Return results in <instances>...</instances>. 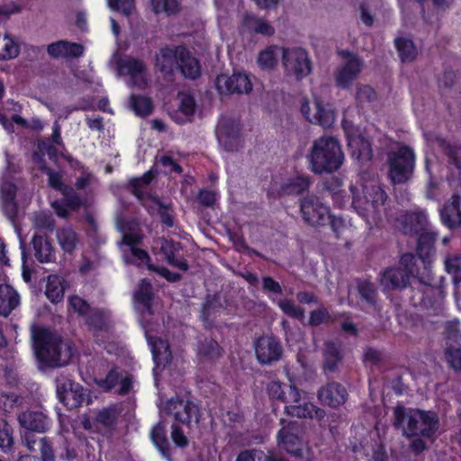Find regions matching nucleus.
I'll return each instance as SVG.
<instances>
[{
  "label": "nucleus",
  "mask_w": 461,
  "mask_h": 461,
  "mask_svg": "<svg viewBox=\"0 0 461 461\" xmlns=\"http://www.w3.org/2000/svg\"><path fill=\"white\" fill-rule=\"evenodd\" d=\"M409 223L404 226L405 232H415L419 234L423 232L419 238L418 252L419 258L412 255H405L402 258V265L405 267L404 270L402 269H389L385 271L381 278V283L386 288H401L408 285V274H418L410 264L418 266L422 264L426 268V260L424 256H429L431 250V243L433 238L429 233H424L425 226L427 223L424 214H411L408 216Z\"/></svg>",
  "instance_id": "nucleus-1"
},
{
  "label": "nucleus",
  "mask_w": 461,
  "mask_h": 461,
  "mask_svg": "<svg viewBox=\"0 0 461 461\" xmlns=\"http://www.w3.org/2000/svg\"><path fill=\"white\" fill-rule=\"evenodd\" d=\"M34 353L37 358L49 366L67 364L71 356V348L60 339L44 328L32 330Z\"/></svg>",
  "instance_id": "nucleus-2"
},
{
  "label": "nucleus",
  "mask_w": 461,
  "mask_h": 461,
  "mask_svg": "<svg viewBox=\"0 0 461 461\" xmlns=\"http://www.w3.org/2000/svg\"><path fill=\"white\" fill-rule=\"evenodd\" d=\"M344 155L338 139L321 136L314 140L308 153V163L315 173L333 172L343 163Z\"/></svg>",
  "instance_id": "nucleus-3"
},
{
  "label": "nucleus",
  "mask_w": 461,
  "mask_h": 461,
  "mask_svg": "<svg viewBox=\"0 0 461 461\" xmlns=\"http://www.w3.org/2000/svg\"><path fill=\"white\" fill-rule=\"evenodd\" d=\"M394 424L407 436L421 434L429 437L438 429V419L434 412L412 410L406 412L402 407L394 410Z\"/></svg>",
  "instance_id": "nucleus-4"
},
{
  "label": "nucleus",
  "mask_w": 461,
  "mask_h": 461,
  "mask_svg": "<svg viewBox=\"0 0 461 461\" xmlns=\"http://www.w3.org/2000/svg\"><path fill=\"white\" fill-rule=\"evenodd\" d=\"M353 195V206L359 213L366 212L368 214H375L378 207L384 204L385 201L384 191L377 185L375 181L364 183L357 180L351 186Z\"/></svg>",
  "instance_id": "nucleus-5"
},
{
  "label": "nucleus",
  "mask_w": 461,
  "mask_h": 461,
  "mask_svg": "<svg viewBox=\"0 0 461 461\" xmlns=\"http://www.w3.org/2000/svg\"><path fill=\"white\" fill-rule=\"evenodd\" d=\"M268 392L272 397L283 399L286 403V411L293 416H312V413L314 411L313 405L308 403L303 398H302L301 394L296 390L294 384L290 385V392L288 394L284 393L279 382H272L269 384Z\"/></svg>",
  "instance_id": "nucleus-6"
},
{
  "label": "nucleus",
  "mask_w": 461,
  "mask_h": 461,
  "mask_svg": "<svg viewBox=\"0 0 461 461\" xmlns=\"http://www.w3.org/2000/svg\"><path fill=\"white\" fill-rule=\"evenodd\" d=\"M282 64L286 75L295 79L308 77L312 70L309 53L301 47L284 48Z\"/></svg>",
  "instance_id": "nucleus-7"
},
{
  "label": "nucleus",
  "mask_w": 461,
  "mask_h": 461,
  "mask_svg": "<svg viewBox=\"0 0 461 461\" xmlns=\"http://www.w3.org/2000/svg\"><path fill=\"white\" fill-rule=\"evenodd\" d=\"M414 166V154L407 147H402L389 158V177L393 183H404L411 177Z\"/></svg>",
  "instance_id": "nucleus-8"
},
{
  "label": "nucleus",
  "mask_w": 461,
  "mask_h": 461,
  "mask_svg": "<svg viewBox=\"0 0 461 461\" xmlns=\"http://www.w3.org/2000/svg\"><path fill=\"white\" fill-rule=\"evenodd\" d=\"M301 211L304 221L312 225L330 223L333 230H338L344 223L340 218L330 215L329 209L312 198L303 201Z\"/></svg>",
  "instance_id": "nucleus-9"
},
{
  "label": "nucleus",
  "mask_w": 461,
  "mask_h": 461,
  "mask_svg": "<svg viewBox=\"0 0 461 461\" xmlns=\"http://www.w3.org/2000/svg\"><path fill=\"white\" fill-rule=\"evenodd\" d=\"M112 62L116 64L119 75L126 77L128 85L140 88L146 86V72L141 61L131 58L118 59L114 56Z\"/></svg>",
  "instance_id": "nucleus-10"
},
{
  "label": "nucleus",
  "mask_w": 461,
  "mask_h": 461,
  "mask_svg": "<svg viewBox=\"0 0 461 461\" xmlns=\"http://www.w3.org/2000/svg\"><path fill=\"white\" fill-rule=\"evenodd\" d=\"M59 401L69 409H76L90 402L89 394L78 383L67 380L58 384Z\"/></svg>",
  "instance_id": "nucleus-11"
},
{
  "label": "nucleus",
  "mask_w": 461,
  "mask_h": 461,
  "mask_svg": "<svg viewBox=\"0 0 461 461\" xmlns=\"http://www.w3.org/2000/svg\"><path fill=\"white\" fill-rule=\"evenodd\" d=\"M145 328V336L150 347L153 359L155 362L154 366V378L156 384L159 382V376L165 371L167 365L171 360V353L168 344L159 339H156L150 334V330Z\"/></svg>",
  "instance_id": "nucleus-12"
},
{
  "label": "nucleus",
  "mask_w": 461,
  "mask_h": 461,
  "mask_svg": "<svg viewBox=\"0 0 461 461\" xmlns=\"http://www.w3.org/2000/svg\"><path fill=\"white\" fill-rule=\"evenodd\" d=\"M122 231L123 240L121 249L125 254L126 261L135 263L138 266H147L148 268H151L147 253L137 248L138 242L141 240L140 233L134 230V229L132 230L122 229Z\"/></svg>",
  "instance_id": "nucleus-13"
},
{
  "label": "nucleus",
  "mask_w": 461,
  "mask_h": 461,
  "mask_svg": "<svg viewBox=\"0 0 461 461\" xmlns=\"http://www.w3.org/2000/svg\"><path fill=\"white\" fill-rule=\"evenodd\" d=\"M216 87L220 94H248L252 89V83L249 77L239 72L231 77L225 74L217 77L215 81Z\"/></svg>",
  "instance_id": "nucleus-14"
},
{
  "label": "nucleus",
  "mask_w": 461,
  "mask_h": 461,
  "mask_svg": "<svg viewBox=\"0 0 461 461\" xmlns=\"http://www.w3.org/2000/svg\"><path fill=\"white\" fill-rule=\"evenodd\" d=\"M343 128L352 155L359 161H368L372 158V148L369 140L362 136L358 129L350 126V124H345Z\"/></svg>",
  "instance_id": "nucleus-15"
},
{
  "label": "nucleus",
  "mask_w": 461,
  "mask_h": 461,
  "mask_svg": "<svg viewBox=\"0 0 461 461\" xmlns=\"http://www.w3.org/2000/svg\"><path fill=\"white\" fill-rule=\"evenodd\" d=\"M168 411L173 413L175 420L178 422L191 427L197 424L199 420V411L192 402L183 400H171L167 406Z\"/></svg>",
  "instance_id": "nucleus-16"
},
{
  "label": "nucleus",
  "mask_w": 461,
  "mask_h": 461,
  "mask_svg": "<svg viewBox=\"0 0 461 461\" xmlns=\"http://www.w3.org/2000/svg\"><path fill=\"white\" fill-rule=\"evenodd\" d=\"M240 132V124L234 121L222 119L217 124L216 136L225 149L231 150L238 147Z\"/></svg>",
  "instance_id": "nucleus-17"
},
{
  "label": "nucleus",
  "mask_w": 461,
  "mask_h": 461,
  "mask_svg": "<svg viewBox=\"0 0 461 461\" xmlns=\"http://www.w3.org/2000/svg\"><path fill=\"white\" fill-rule=\"evenodd\" d=\"M361 68L362 64L354 54L349 52L343 53V62L337 71V83L342 87L349 86L357 79Z\"/></svg>",
  "instance_id": "nucleus-18"
},
{
  "label": "nucleus",
  "mask_w": 461,
  "mask_h": 461,
  "mask_svg": "<svg viewBox=\"0 0 461 461\" xmlns=\"http://www.w3.org/2000/svg\"><path fill=\"white\" fill-rule=\"evenodd\" d=\"M256 355L260 363L276 361L282 355V347L274 337H262L256 342Z\"/></svg>",
  "instance_id": "nucleus-19"
},
{
  "label": "nucleus",
  "mask_w": 461,
  "mask_h": 461,
  "mask_svg": "<svg viewBox=\"0 0 461 461\" xmlns=\"http://www.w3.org/2000/svg\"><path fill=\"white\" fill-rule=\"evenodd\" d=\"M298 431L299 429L293 424L283 427L277 436L278 446L292 454L299 455L301 440Z\"/></svg>",
  "instance_id": "nucleus-20"
},
{
  "label": "nucleus",
  "mask_w": 461,
  "mask_h": 461,
  "mask_svg": "<svg viewBox=\"0 0 461 461\" xmlns=\"http://www.w3.org/2000/svg\"><path fill=\"white\" fill-rule=\"evenodd\" d=\"M21 303V295L11 285H0V315H9Z\"/></svg>",
  "instance_id": "nucleus-21"
},
{
  "label": "nucleus",
  "mask_w": 461,
  "mask_h": 461,
  "mask_svg": "<svg viewBox=\"0 0 461 461\" xmlns=\"http://www.w3.org/2000/svg\"><path fill=\"white\" fill-rule=\"evenodd\" d=\"M194 111V97L186 94H180L176 98V109L171 113V116L176 122L182 123L189 121Z\"/></svg>",
  "instance_id": "nucleus-22"
},
{
  "label": "nucleus",
  "mask_w": 461,
  "mask_h": 461,
  "mask_svg": "<svg viewBox=\"0 0 461 461\" xmlns=\"http://www.w3.org/2000/svg\"><path fill=\"white\" fill-rule=\"evenodd\" d=\"M284 48L276 45L268 46L258 54V67L263 70H272L277 65L279 59H283Z\"/></svg>",
  "instance_id": "nucleus-23"
},
{
  "label": "nucleus",
  "mask_w": 461,
  "mask_h": 461,
  "mask_svg": "<svg viewBox=\"0 0 461 461\" xmlns=\"http://www.w3.org/2000/svg\"><path fill=\"white\" fill-rule=\"evenodd\" d=\"M241 32L269 36L274 34L275 28L267 20L251 15H245L241 21Z\"/></svg>",
  "instance_id": "nucleus-24"
},
{
  "label": "nucleus",
  "mask_w": 461,
  "mask_h": 461,
  "mask_svg": "<svg viewBox=\"0 0 461 461\" xmlns=\"http://www.w3.org/2000/svg\"><path fill=\"white\" fill-rule=\"evenodd\" d=\"M177 66L185 77L195 78L200 75V66L184 47L176 48Z\"/></svg>",
  "instance_id": "nucleus-25"
},
{
  "label": "nucleus",
  "mask_w": 461,
  "mask_h": 461,
  "mask_svg": "<svg viewBox=\"0 0 461 461\" xmlns=\"http://www.w3.org/2000/svg\"><path fill=\"white\" fill-rule=\"evenodd\" d=\"M116 416L117 413L114 409H105L97 414L94 423L88 418H84L82 425L86 429L102 432L115 423Z\"/></svg>",
  "instance_id": "nucleus-26"
},
{
  "label": "nucleus",
  "mask_w": 461,
  "mask_h": 461,
  "mask_svg": "<svg viewBox=\"0 0 461 461\" xmlns=\"http://www.w3.org/2000/svg\"><path fill=\"white\" fill-rule=\"evenodd\" d=\"M319 397L325 405L338 407L344 402L346 392L339 384H330L320 392Z\"/></svg>",
  "instance_id": "nucleus-27"
},
{
  "label": "nucleus",
  "mask_w": 461,
  "mask_h": 461,
  "mask_svg": "<svg viewBox=\"0 0 461 461\" xmlns=\"http://www.w3.org/2000/svg\"><path fill=\"white\" fill-rule=\"evenodd\" d=\"M20 424L30 431L42 432L48 426L47 418L41 411H25L19 416Z\"/></svg>",
  "instance_id": "nucleus-28"
},
{
  "label": "nucleus",
  "mask_w": 461,
  "mask_h": 461,
  "mask_svg": "<svg viewBox=\"0 0 461 461\" xmlns=\"http://www.w3.org/2000/svg\"><path fill=\"white\" fill-rule=\"evenodd\" d=\"M48 52L54 58H77L83 53V47L77 43L59 41L49 45Z\"/></svg>",
  "instance_id": "nucleus-29"
},
{
  "label": "nucleus",
  "mask_w": 461,
  "mask_h": 461,
  "mask_svg": "<svg viewBox=\"0 0 461 461\" xmlns=\"http://www.w3.org/2000/svg\"><path fill=\"white\" fill-rule=\"evenodd\" d=\"M440 215L443 222L452 228L461 223V200L459 197H453L441 211Z\"/></svg>",
  "instance_id": "nucleus-30"
},
{
  "label": "nucleus",
  "mask_w": 461,
  "mask_h": 461,
  "mask_svg": "<svg viewBox=\"0 0 461 461\" xmlns=\"http://www.w3.org/2000/svg\"><path fill=\"white\" fill-rule=\"evenodd\" d=\"M321 98L312 95L310 97H304L300 102V112L303 118L315 125V121H320L317 116V110L319 109Z\"/></svg>",
  "instance_id": "nucleus-31"
},
{
  "label": "nucleus",
  "mask_w": 461,
  "mask_h": 461,
  "mask_svg": "<svg viewBox=\"0 0 461 461\" xmlns=\"http://www.w3.org/2000/svg\"><path fill=\"white\" fill-rule=\"evenodd\" d=\"M399 57L403 62H411L417 58L418 49L408 38L401 36L394 41Z\"/></svg>",
  "instance_id": "nucleus-32"
},
{
  "label": "nucleus",
  "mask_w": 461,
  "mask_h": 461,
  "mask_svg": "<svg viewBox=\"0 0 461 461\" xmlns=\"http://www.w3.org/2000/svg\"><path fill=\"white\" fill-rule=\"evenodd\" d=\"M45 294L52 303H59L62 300L64 285L62 278L59 276L53 275L48 277Z\"/></svg>",
  "instance_id": "nucleus-33"
},
{
  "label": "nucleus",
  "mask_w": 461,
  "mask_h": 461,
  "mask_svg": "<svg viewBox=\"0 0 461 461\" xmlns=\"http://www.w3.org/2000/svg\"><path fill=\"white\" fill-rule=\"evenodd\" d=\"M60 249L72 253L78 248V237L73 229H60L57 235Z\"/></svg>",
  "instance_id": "nucleus-34"
},
{
  "label": "nucleus",
  "mask_w": 461,
  "mask_h": 461,
  "mask_svg": "<svg viewBox=\"0 0 461 461\" xmlns=\"http://www.w3.org/2000/svg\"><path fill=\"white\" fill-rule=\"evenodd\" d=\"M35 257L41 262L50 261L53 258V249L50 241L41 236H35L32 240Z\"/></svg>",
  "instance_id": "nucleus-35"
},
{
  "label": "nucleus",
  "mask_w": 461,
  "mask_h": 461,
  "mask_svg": "<svg viewBox=\"0 0 461 461\" xmlns=\"http://www.w3.org/2000/svg\"><path fill=\"white\" fill-rule=\"evenodd\" d=\"M317 116L321 118L320 121H315V125H321L323 128H330L336 121V113L332 106L323 99L320 101Z\"/></svg>",
  "instance_id": "nucleus-36"
},
{
  "label": "nucleus",
  "mask_w": 461,
  "mask_h": 461,
  "mask_svg": "<svg viewBox=\"0 0 461 461\" xmlns=\"http://www.w3.org/2000/svg\"><path fill=\"white\" fill-rule=\"evenodd\" d=\"M177 49L176 50H162L158 54L156 65L161 71H170L175 64L177 65Z\"/></svg>",
  "instance_id": "nucleus-37"
},
{
  "label": "nucleus",
  "mask_w": 461,
  "mask_h": 461,
  "mask_svg": "<svg viewBox=\"0 0 461 461\" xmlns=\"http://www.w3.org/2000/svg\"><path fill=\"white\" fill-rule=\"evenodd\" d=\"M151 296V288L149 284L142 281L140 287L134 294V304L139 311H149Z\"/></svg>",
  "instance_id": "nucleus-38"
},
{
  "label": "nucleus",
  "mask_w": 461,
  "mask_h": 461,
  "mask_svg": "<svg viewBox=\"0 0 461 461\" xmlns=\"http://www.w3.org/2000/svg\"><path fill=\"white\" fill-rule=\"evenodd\" d=\"M179 249L178 243L165 240L161 245V250L165 254L167 259L173 266H176L178 268L182 270H186L187 266L186 263L181 259L176 258V254Z\"/></svg>",
  "instance_id": "nucleus-39"
},
{
  "label": "nucleus",
  "mask_w": 461,
  "mask_h": 461,
  "mask_svg": "<svg viewBox=\"0 0 461 461\" xmlns=\"http://www.w3.org/2000/svg\"><path fill=\"white\" fill-rule=\"evenodd\" d=\"M130 105L132 111L140 116L149 115L153 109L150 99L142 95H132L131 96Z\"/></svg>",
  "instance_id": "nucleus-40"
},
{
  "label": "nucleus",
  "mask_w": 461,
  "mask_h": 461,
  "mask_svg": "<svg viewBox=\"0 0 461 461\" xmlns=\"http://www.w3.org/2000/svg\"><path fill=\"white\" fill-rule=\"evenodd\" d=\"M0 189L2 193V198L5 203L4 208L5 212L9 217L12 218L15 212V204L13 203L15 187L11 183H5L2 181L0 183Z\"/></svg>",
  "instance_id": "nucleus-41"
},
{
  "label": "nucleus",
  "mask_w": 461,
  "mask_h": 461,
  "mask_svg": "<svg viewBox=\"0 0 461 461\" xmlns=\"http://www.w3.org/2000/svg\"><path fill=\"white\" fill-rule=\"evenodd\" d=\"M149 6L151 10L158 14H173L178 9L177 0H150Z\"/></svg>",
  "instance_id": "nucleus-42"
},
{
  "label": "nucleus",
  "mask_w": 461,
  "mask_h": 461,
  "mask_svg": "<svg viewBox=\"0 0 461 461\" xmlns=\"http://www.w3.org/2000/svg\"><path fill=\"white\" fill-rule=\"evenodd\" d=\"M309 186V180L306 176L297 175L286 182L282 186L283 194H297L305 190Z\"/></svg>",
  "instance_id": "nucleus-43"
},
{
  "label": "nucleus",
  "mask_w": 461,
  "mask_h": 461,
  "mask_svg": "<svg viewBox=\"0 0 461 461\" xmlns=\"http://www.w3.org/2000/svg\"><path fill=\"white\" fill-rule=\"evenodd\" d=\"M0 59H11L17 57L19 52L18 45L9 36H5L0 41Z\"/></svg>",
  "instance_id": "nucleus-44"
},
{
  "label": "nucleus",
  "mask_w": 461,
  "mask_h": 461,
  "mask_svg": "<svg viewBox=\"0 0 461 461\" xmlns=\"http://www.w3.org/2000/svg\"><path fill=\"white\" fill-rule=\"evenodd\" d=\"M144 205L150 211V213H158L166 224H173V221L167 215V207L159 203L158 200L154 198L147 199L144 201Z\"/></svg>",
  "instance_id": "nucleus-45"
},
{
  "label": "nucleus",
  "mask_w": 461,
  "mask_h": 461,
  "mask_svg": "<svg viewBox=\"0 0 461 461\" xmlns=\"http://www.w3.org/2000/svg\"><path fill=\"white\" fill-rule=\"evenodd\" d=\"M151 438L156 447L159 449V451L165 454V446L167 445L166 441V429L162 423H158L155 426L151 431Z\"/></svg>",
  "instance_id": "nucleus-46"
},
{
  "label": "nucleus",
  "mask_w": 461,
  "mask_h": 461,
  "mask_svg": "<svg viewBox=\"0 0 461 461\" xmlns=\"http://www.w3.org/2000/svg\"><path fill=\"white\" fill-rule=\"evenodd\" d=\"M445 266L447 271L453 276L456 285L461 281V257H454L446 259Z\"/></svg>",
  "instance_id": "nucleus-47"
},
{
  "label": "nucleus",
  "mask_w": 461,
  "mask_h": 461,
  "mask_svg": "<svg viewBox=\"0 0 461 461\" xmlns=\"http://www.w3.org/2000/svg\"><path fill=\"white\" fill-rule=\"evenodd\" d=\"M12 444V429L5 419H0V447L7 449Z\"/></svg>",
  "instance_id": "nucleus-48"
},
{
  "label": "nucleus",
  "mask_w": 461,
  "mask_h": 461,
  "mask_svg": "<svg viewBox=\"0 0 461 461\" xmlns=\"http://www.w3.org/2000/svg\"><path fill=\"white\" fill-rule=\"evenodd\" d=\"M52 206L56 209L57 213L59 217L68 216L70 210H75L78 207V202L76 200H66L64 203L55 202Z\"/></svg>",
  "instance_id": "nucleus-49"
},
{
  "label": "nucleus",
  "mask_w": 461,
  "mask_h": 461,
  "mask_svg": "<svg viewBox=\"0 0 461 461\" xmlns=\"http://www.w3.org/2000/svg\"><path fill=\"white\" fill-rule=\"evenodd\" d=\"M108 6L112 10L129 14L133 9V0H108Z\"/></svg>",
  "instance_id": "nucleus-50"
},
{
  "label": "nucleus",
  "mask_w": 461,
  "mask_h": 461,
  "mask_svg": "<svg viewBox=\"0 0 461 461\" xmlns=\"http://www.w3.org/2000/svg\"><path fill=\"white\" fill-rule=\"evenodd\" d=\"M446 358L452 367L461 371V349L449 347L446 352Z\"/></svg>",
  "instance_id": "nucleus-51"
},
{
  "label": "nucleus",
  "mask_w": 461,
  "mask_h": 461,
  "mask_svg": "<svg viewBox=\"0 0 461 461\" xmlns=\"http://www.w3.org/2000/svg\"><path fill=\"white\" fill-rule=\"evenodd\" d=\"M69 304L74 311L77 312L81 315L86 314L89 311L88 304L77 295L71 297Z\"/></svg>",
  "instance_id": "nucleus-52"
},
{
  "label": "nucleus",
  "mask_w": 461,
  "mask_h": 461,
  "mask_svg": "<svg viewBox=\"0 0 461 461\" xmlns=\"http://www.w3.org/2000/svg\"><path fill=\"white\" fill-rule=\"evenodd\" d=\"M278 305L284 312L292 315L294 318H300V316L303 315L302 311L294 307L293 303L289 301H280L278 302Z\"/></svg>",
  "instance_id": "nucleus-53"
},
{
  "label": "nucleus",
  "mask_w": 461,
  "mask_h": 461,
  "mask_svg": "<svg viewBox=\"0 0 461 461\" xmlns=\"http://www.w3.org/2000/svg\"><path fill=\"white\" fill-rule=\"evenodd\" d=\"M240 0H215V4L218 8V18L219 23H222L224 19V13L226 8L229 6H234L236 2H239Z\"/></svg>",
  "instance_id": "nucleus-54"
},
{
  "label": "nucleus",
  "mask_w": 461,
  "mask_h": 461,
  "mask_svg": "<svg viewBox=\"0 0 461 461\" xmlns=\"http://www.w3.org/2000/svg\"><path fill=\"white\" fill-rule=\"evenodd\" d=\"M154 174L151 170L148 171L144 174V176L141 177V179H137L133 181V187H134V193L135 195L140 198V187L142 186V185H148L153 177Z\"/></svg>",
  "instance_id": "nucleus-55"
},
{
  "label": "nucleus",
  "mask_w": 461,
  "mask_h": 461,
  "mask_svg": "<svg viewBox=\"0 0 461 461\" xmlns=\"http://www.w3.org/2000/svg\"><path fill=\"white\" fill-rule=\"evenodd\" d=\"M172 439L177 447H184L187 444V439L183 430H180L177 425L173 426Z\"/></svg>",
  "instance_id": "nucleus-56"
},
{
  "label": "nucleus",
  "mask_w": 461,
  "mask_h": 461,
  "mask_svg": "<svg viewBox=\"0 0 461 461\" xmlns=\"http://www.w3.org/2000/svg\"><path fill=\"white\" fill-rule=\"evenodd\" d=\"M327 320V312L324 309L314 311L311 314L310 322L317 325Z\"/></svg>",
  "instance_id": "nucleus-57"
},
{
  "label": "nucleus",
  "mask_w": 461,
  "mask_h": 461,
  "mask_svg": "<svg viewBox=\"0 0 461 461\" xmlns=\"http://www.w3.org/2000/svg\"><path fill=\"white\" fill-rule=\"evenodd\" d=\"M263 287L264 289L274 294H278L281 291L280 285L276 283V281H274V279L270 277H265L263 279Z\"/></svg>",
  "instance_id": "nucleus-58"
},
{
  "label": "nucleus",
  "mask_w": 461,
  "mask_h": 461,
  "mask_svg": "<svg viewBox=\"0 0 461 461\" xmlns=\"http://www.w3.org/2000/svg\"><path fill=\"white\" fill-rule=\"evenodd\" d=\"M47 174H48L50 185L55 188H59L61 193L64 195H66L65 189L62 188L61 185H60V175L58 173L50 172V171H48Z\"/></svg>",
  "instance_id": "nucleus-59"
},
{
  "label": "nucleus",
  "mask_w": 461,
  "mask_h": 461,
  "mask_svg": "<svg viewBox=\"0 0 461 461\" xmlns=\"http://www.w3.org/2000/svg\"><path fill=\"white\" fill-rule=\"evenodd\" d=\"M118 377V374H116L115 372H111L106 377V379L100 384V386L103 389L110 390L115 386V381H117Z\"/></svg>",
  "instance_id": "nucleus-60"
},
{
  "label": "nucleus",
  "mask_w": 461,
  "mask_h": 461,
  "mask_svg": "<svg viewBox=\"0 0 461 461\" xmlns=\"http://www.w3.org/2000/svg\"><path fill=\"white\" fill-rule=\"evenodd\" d=\"M200 354L207 356L212 358L218 357L220 355V347L216 342L212 341L209 343V351H205V349H201Z\"/></svg>",
  "instance_id": "nucleus-61"
},
{
  "label": "nucleus",
  "mask_w": 461,
  "mask_h": 461,
  "mask_svg": "<svg viewBox=\"0 0 461 461\" xmlns=\"http://www.w3.org/2000/svg\"><path fill=\"white\" fill-rule=\"evenodd\" d=\"M199 200L206 205H211L216 200L215 193L212 191H202L199 195Z\"/></svg>",
  "instance_id": "nucleus-62"
},
{
  "label": "nucleus",
  "mask_w": 461,
  "mask_h": 461,
  "mask_svg": "<svg viewBox=\"0 0 461 461\" xmlns=\"http://www.w3.org/2000/svg\"><path fill=\"white\" fill-rule=\"evenodd\" d=\"M158 165H161L165 168L168 167L169 171H171V170H175L177 172L180 171V167L174 163V161L172 160L171 158L167 157V156L161 157L159 158Z\"/></svg>",
  "instance_id": "nucleus-63"
},
{
  "label": "nucleus",
  "mask_w": 461,
  "mask_h": 461,
  "mask_svg": "<svg viewBox=\"0 0 461 461\" xmlns=\"http://www.w3.org/2000/svg\"><path fill=\"white\" fill-rule=\"evenodd\" d=\"M42 461H53V454L50 446L44 441L41 442Z\"/></svg>",
  "instance_id": "nucleus-64"
}]
</instances>
